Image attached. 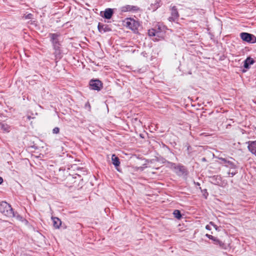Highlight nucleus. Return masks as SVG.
Listing matches in <instances>:
<instances>
[{
  "label": "nucleus",
  "mask_w": 256,
  "mask_h": 256,
  "mask_svg": "<svg viewBox=\"0 0 256 256\" xmlns=\"http://www.w3.org/2000/svg\"><path fill=\"white\" fill-rule=\"evenodd\" d=\"M124 26L129 29L132 30L134 33L136 34L138 32V28L140 26L139 22L136 20L132 18H126L124 20Z\"/></svg>",
  "instance_id": "obj_1"
},
{
  "label": "nucleus",
  "mask_w": 256,
  "mask_h": 256,
  "mask_svg": "<svg viewBox=\"0 0 256 256\" xmlns=\"http://www.w3.org/2000/svg\"><path fill=\"white\" fill-rule=\"evenodd\" d=\"M0 212L4 215L11 217L14 216V212L11 206L5 202H2L0 204Z\"/></svg>",
  "instance_id": "obj_2"
},
{
  "label": "nucleus",
  "mask_w": 256,
  "mask_h": 256,
  "mask_svg": "<svg viewBox=\"0 0 256 256\" xmlns=\"http://www.w3.org/2000/svg\"><path fill=\"white\" fill-rule=\"evenodd\" d=\"M241 39L245 42L249 44L256 43V36L250 33L242 32L240 34Z\"/></svg>",
  "instance_id": "obj_3"
},
{
  "label": "nucleus",
  "mask_w": 256,
  "mask_h": 256,
  "mask_svg": "<svg viewBox=\"0 0 256 256\" xmlns=\"http://www.w3.org/2000/svg\"><path fill=\"white\" fill-rule=\"evenodd\" d=\"M90 88L92 90L100 91L103 88V84L98 79H92L89 82Z\"/></svg>",
  "instance_id": "obj_4"
},
{
  "label": "nucleus",
  "mask_w": 256,
  "mask_h": 256,
  "mask_svg": "<svg viewBox=\"0 0 256 256\" xmlns=\"http://www.w3.org/2000/svg\"><path fill=\"white\" fill-rule=\"evenodd\" d=\"M60 33H50L48 34V37L50 38L52 46L61 44L60 40Z\"/></svg>",
  "instance_id": "obj_5"
},
{
  "label": "nucleus",
  "mask_w": 256,
  "mask_h": 256,
  "mask_svg": "<svg viewBox=\"0 0 256 256\" xmlns=\"http://www.w3.org/2000/svg\"><path fill=\"white\" fill-rule=\"evenodd\" d=\"M170 10L171 16L168 18V20L170 22H176L180 16L178 9L176 6H173L172 7Z\"/></svg>",
  "instance_id": "obj_6"
},
{
  "label": "nucleus",
  "mask_w": 256,
  "mask_h": 256,
  "mask_svg": "<svg viewBox=\"0 0 256 256\" xmlns=\"http://www.w3.org/2000/svg\"><path fill=\"white\" fill-rule=\"evenodd\" d=\"M114 14L113 8H107L104 11L100 12V15L105 19L110 20Z\"/></svg>",
  "instance_id": "obj_7"
},
{
  "label": "nucleus",
  "mask_w": 256,
  "mask_h": 256,
  "mask_svg": "<svg viewBox=\"0 0 256 256\" xmlns=\"http://www.w3.org/2000/svg\"><path fill=\"white\" fill-rule=\"evenodd\" d=\"M120 10L122 12H136L139 11L140 10V8L135 6L126 5L121 7L120 8Z\"/></svg>",
  "instance_id": "obj_8"
},
{
  "label": "nucleus",
  "mask_w": 256,
  "mask_h": 256,
  "mask_svg": "<svg viewBox=\"0 0 256 256\" xmlns=\"http://www.w3.org/2000/svg\"><path fill=\"white\" fill-rule=\"evenodd\" d=\"M61 44H56L54 46H52V48L54 50V54L56 57V59H60L62 57V50H61Z\"/></svg>",
  "instance_id": "obj_9"
},
{
  "label": "nucleus",
  "mask_w": 256,
  "mask_h": 256,
  "mask_svg": "<svg viewBox=\"0 0 256 256\" xmlns=\"http://www.w3.org/2000/svg\"><path fill=\"white\" fill-rule=\"evenodd\" d=\"M98 28L102 34L112 31L111 28L108 25L100 22L98 23Z\"/></svg>",
  "instance_id": "obj_10"
},
{
  "label": "nucleus",
  "mask_w": 256,
  "mask_h": 256,
  "mask_svg": "<svg viewBox=\"0 0 256 256\" xmlns=\"http://www.w3.org/2000/svg\"><path fill=\"white\" fill-rule=\"evenodd\" d=\"M255 62L254 58L250 56H248L244 62V67L246 69H249L251 65L253 64Z\"/></svg>",
  "instance_id": "obj_11"
},
{
  "label": "nucleus",
  "mask_w": 256,
  "mask_h": 256,
  "mask_svg": "<svg viewBox=\"0 0 256 256\" xmlns=\"http://www.w3.org/2000/svg\"><path fill=\"white\" fill-rule=\"evenodd\" d=\"M206 236L208 238L212 240L216 244L218 245L221 248L224 247V244L222 241L218 240L216 238L208 234H206Z\"/></svg>",
  "instance_id": "obj_12"
},
{
  "label": "nucleus",
  "mask_w": 256,
  "mask_h": 256,
  "mask_svg": "<svg viewBox=\"0 0 256 256\" xmlns=\"http://www.w3.org/2000/svg\"><path fill=\"white\" fill-rule=\"evenodd\" d=\"M0 128L4 132H8L10 130V126L4 122H0Z\"/></svg>",
  "instance_id": "obj_13"
},
{
  "label": "nucleus",
  "mask_w": 256,
  "mask_h": 256,
  "mask_svg": "<svg viewBox=\"0 0 256 256\" xmlns=\"http://www.w3.org/2000/svg\"><path fill=\"white\" fill-rule=\"evenodd\" d=\"M176 172L178 175H182L186 172V168L182 166H178L174 168Z\"/></svg>",
  "instance_id": "obj_14"
},
{
  "label": "nucleus",
  "mask_w": 256,
  "mask_h": 256,
  "mask_svg": "<svg viewBox=\"0 0 256 256\" xmlns=\"http://www.w3.org/2000/svg\"><path fill=\"white\" fill-rule=\"evenodd\" d=\"M162 5L160 0H156L154 4H152L150 5V9L152 10L153 11L156 10L158 8H160Z\"/></svg>",
  "instance_id": "obj_15"
},
{
  "label": "nucleus",
  "mask_w": 256,
  "mask_h": 256,
  "mask_svg": "<svg viewBox=\"0 0 256 256\" xmlns=\"http://www.w3.org/2000/svg\"><path fill=\"white\" fill-rule=\"evenodd\" d=\"M112 164L116 167L120 165V160L114 154L112 155Z\"/></svg>",
  "instance_id": "obj_16"
},
{
  "label": "nucleus",
  "mask_w": 256,
  "mask_h": 256,
  "mask_svg": "<svg viewBox=\"0 0 256 256\" xmlns=\"http://www.w3.org/2000/svg\"><path fill=\"white\" fill-rule=\"evenodd\" d=\"M52 220L54 227L56 228H58L62 224L61 220L58 218H52Z\"/></svg>",
  "instance_id": "obj_17"
},
{
  "label": "nucleus",
  "mask_w": 256,
  "mask_h": 256,
  "mask_svg": "<svg viewBox=\"0 0 256 256\" xmlns=\"http://www.w3.org/2000/svg\"><path fill=\"white\" fill-rule=\"evenodd\" d=\"M148 34L150 36H158V34H159V32H158L156 30L152 28L148 30Z\"/></svg>",
  "instance_id": "obj_18"
},
{
  "label": "nucleus",
  "mask_w": 256,
  "mask_h": 256,
  "mask_svg": "<svg viewBox=\"0 0 256 256\" xmlns=\"http://www.w3.org/2000/svg\"><path fill=\"white\" fill-rule=\"evenodd\" d=\"M248 148L252 154L256 156V145H248Z\"/></svg>",
  "instance_id": "obj_19"
},
{
  "label": "nucleus",
  "mask_w": 256,
  "mask_h": 256,
  "mask_svg": "<svg viewBox=\"0 0 256 256\" xmlns=\"http://www.w3.org/2000/svg\"><path fill=\"white\" fill-rule=\"evenodd\" d=\"M173 214L174 217L178 219H180L182 217L180 211L178 210H176L174 211Z\"/></svg>",
  "instance_id": "obj_20"
},
{
  "label": "nucleus",
  "mask_w": 256,
  "mask_h": 256,
  "mask_svg": "<svg viewBox=\"0 0 256 256\" xmlns=\"http://www.w3.org/2000/svg\"><path fill=\"white\" fill-rule=\"evenodd\" d=\"M226 166L228 167H230L232 168H235L236 166L234 164L230 161H228L227 164H226Z\"/></svg>",
  "instance_id": "obj_21"
},
{
  "label": "nucleus",
  "mask_w": 256,
  "mask_h": 256,
  "mask_svg": "<svg viewBox=\"0 0 256 256\" xmlns=\"http://www.w3.org/2000/svg\"><path fill=\"white\" fill-rule=\"evenodd\" d=\"M60 132V128L58 127H55L52 130V133L54 134H58Z\"/></svg>",
  "instance_id": "obj_22"
},
{
  "label": "nucleus",
  "mask_w": 256,
  "mask_h": 256,
  "mask_svg": "<svg viewBox=\"0 0 256 256\" xmlns=\"http://www.w3.org/2000/svg\"><path fill=\"white\" fill-rule=\"evenodd\" d=\"M220 160H221L222 162V164H224L226 165V164H227V162L228 160H227L224 158H220Z\"/></svg>",
  "instance_id": "obj_23"
},
{
  "label": "nucleus",
  "mask_w": 256,
  "mask_h": 256,
  "mask_svg": "<svg viewBox=\"0 0 256 256\" xmlns=\"http://www.w3.org/2000/svg\"><path fill=\"white\" fill-rule=\"evenodd\" d=\"M245 144H256V140L255 141H248L245 142Z\"/></svg>",
  "instance_id": "obj_24"
},
{
  "label": "nucleus",
  "mask_w": 256,
  "mask_h": 256,
  "mask_svg": "<svg viewBox=\"0 0 256 256\" xmlns=\"http://www.w3.org/2000/svg\"><path fill=\"white\" fill-rule=\"evenodd\" d=\"M32 14H28L26 16V18H28V19H30L32 18Z\"/></svg>",
  "instance_id": "obj_25"
},
{
  "label": "nucleus",
  "mask_w": 256,
  "mask_h": 256,
  "mask_svg": "<svg viewBox=\"0 0 256 256\" xmlns=\"http://www.w3.org/2000/svg\"><path fill=\"white\" fill-rule=\"evenodd\" d=\"M206 228L208 230H210L211 227H210V225H206Z\"/></svg>",
  "instance_id": "obj_26"
},
{
  "label": "nucleus",
  "mask_w": 256,
  "mask_h": 256,
  "mask_svg": "<svg viewBox=\"0 0 256 256\" xmlns=\"http://www.w3.org/2000/svg\"><path fill=\"white\" fill-rule=\"evenodd\" d=\"M158 30H157V31H158V32H160V31H162V27H161L160 25H158Z\"/></svg>",
  "instance_id": "obj_27"
},
{
  "label": "nucleus",
  "mask_w": 256,
  "mask_h": 256,
  "mask_svg": "<svg viewBox=\"0 0 256 256\" xmlns=\"http://www.w3.org/2000/svg\"><path fill=\"white\" fill-rule=\"evenodd\" d=\"M236 174V172H229V174H232V176H234Z\"/></svg>",
  "instance_id": "obj_28"
},
{
  "label": "nucleus",
  "mask_w": 256,
  "mask_h": 256,
  "mask_svg": "<svg viewBox=\"0 0 256 256\" xmlns=\"http://www.w3.org/2000/svg\"><path fill=\"white\" fill-rule=\"evenodd\" d=\"M210 225H212V226H214V227L216 228V226L212 222H210Z\"/></svg>",
  "instance_id": "obj_29"
},
{
  "label": "nucleus",
  "mask_w": 256,
  "mask_h": 256,
  "mask_svg": "<svg viewBox=\"0 0 256 256\" xmlns=\"http://www.w3.org/2000/svg\"><path fill=\"white\" fill-rule=\"evenodd\" d=\"M3 182V179L2 177L0 176V184H1Z\"/></svg>",
  "instance_id": "obj_30"
},
{
  "label": "nucleus",
  "mask_w": 256,
  "mask_h": 256,
  "mask_svg": "<svg viewBox=\"0 0 256 256\" xmlns=\"http://www.w3.org/2000/svg\"><path fill=\"white\" fill-rule=\"evenodd\" d=\"M238 144H240V142H238Z\"/></svg>",
  "instance_id": "obj_31"
}]
</instances>
